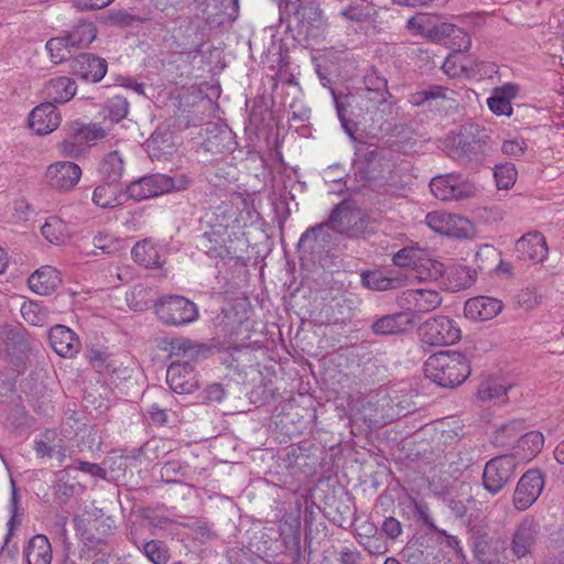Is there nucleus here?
<instances>
[{"instance_id":"obj_40","label":"nucleus","mask_w":564,"mask_h":564,"mask_svg":"<svg viewBox=\"0 0 564 564\" xmlns=\"http://www.w3.org/2000/svg\"><path fill=\"white\" fill-rule=\"evenodd\" d=\"M57 432L55 430L44 431L39 438L34 440L33 449L40 458H52L54 455L55 446L57 442Z\"/></svg>"},{"instance_id":"obj_29","label":"nucleus","mask_w":564,"mask_h":564,"mask_svg":"<svg viewBox=\"0 0 564 564\" xmlns=\"http://www.w3.org/2000/svg\"><path fill=\"white\" fill-rule=\"evenodd\" d=\"M444 274V264L430 257L426 250L420 256L411 270V278L419 281H434Z\"/></svg>"},{"instance_id":"obj_12","label":"nucleus","mask_w":564,"mask_h":564,"mask_svg":"<svg viewBox=\"0 0 564 564\" xmlns=\"http://www.w3.org/2000/svg\"><path fill=\"white\" fill-rule=\"evenodd\" d=\"M430 188L432 194L441 200L463 199L474 193L471 185L455 173L433 177Z\"/></svg>"},{"instance_id":"obj_22","label":"nucleus","mask_w":564,"mask_h":564,"mask_svg":"<svg viewBox=\"0 0 564 564\" xmlns=\"http://www.w3.org/2000/svg\"><path fill=\"white\" fill-rule=\"evenodd\" d=\"M77 91V85L74 79L67 76H58L47 80L42 95L47 99L46 102L65 104L69 101Z\"/></svg>"},{"instance_id":"obj_59","label":"nucleus","mask_w":564,"mask_h":564,"mask_svg":"<svg viewBox=\"0 0 564 564\" xmlns=\"http://www.w3.org/2000/svg\"><path fill=\"white\" fill-rule=\"evenodd\" d=\"M413 508L416 516L424 522L431 532L433 530H437V527L431 518L429 507L425 502L413 500Z\"/></svg>"},{"instance_id":"obj_62","label":"nucleus","mask_w":564,"mask_h":564,"mask_svg":"<svg viewBox=\"0 0 564 564\" xmlns=\"http://www.w3.org/2000/svg\"><path fill=\"white\" fill-rule=\"evenodd\" d=\"M457 29L458 28H456L454 24L441 23V24L435 25L433 28V30H432L433 35L432 36L435 40H440L442 37H451Z\"/></svg>"},{"instance_id":"obj_4","label":"nucleus","mask_w":564,"mask_h":564,"mask_svg":"<svg viewBox=\"0 0 564 564\" xmlns=\"http://www.w3.org/2000/svg\"><path fill=\"white\" fill-rule=\"evenodd\" d=\"M387 89V80L384 78H377L375 83V88H367L365 94L354 95V94H336L334 90L332 91L336 111L338 119L341 123L343 129L347 133L350 139H355V124L347 118V116L354 115V108L359 107L360 110H370L368 105L364 102L370 100L371 91H376L380 94V99L384 100L382 91Z\"/></svg>"},{"instance_id":"obj_47","label":"nucleus","mask_w":564,"mask_h":564,"mask_svg":"<svg viewBox=\"0 0 564 564\" xmlns=\"http://www.w3.org/2000/svg\"><path fill=\"white\" fill-rule=\"evenodd\" d=\"M95 248L100 249L104 253H115L123 248L122 240L116 238L109 232H99L93 238Z\"/></svg>"},{"instance_id":"obj_54","label":"nucleus","mask_w":564,"mask_h":564,"mask_svg":"<svg viewBox=\"0 0 564 564\" xmlns=\"http://www.w3.org/2000/svg\"><path fill=\"white\" fill-rule=\"evenodd\" d=\"M432 532L437 535L436 541L441 545H445L446 547L451 549L457 560L463 557V549L460 546L459 540L456 536L448 534L445 530H442L438 527L437 530H433Z\"/></svg>"},{"instance_id":"obj_58","label":"nucleus","mask_w":564,"mask_h":564,"mask_svg":"<svg viewBox=\"0 0 564 564\" xmlns=\"http://www.w3.org/2000/svg\"><path fill=\"white\" fill-rule=\"evenodd\" d=\"M113 1L115 0H72V3L78 11H93L104 9Z\"/></svg>"},{"instance_id":"obj_2","label":"nucleus","mask_w":564,"mask_h":564,"mask_svg":"<svg viewBox=\"0 0 564 564\" xmlns=\"http://www.w3.org/2000/svg\"><path fill=\"white\" fill-rule=\"evenodd\" d=\"M129 104L124 97L115 96L107 102V115L101 122L85 123L75 120L68 123V130L73 137L86 141H95L108 137L116 138L112 133L117 124L128 115Z\"/></svg>"},{"instance_id":"obj_21","label":"nucleus","mask_w":564,"mask_h":564,"mask_svg":"<svg viewBox=\"0 0 564 564\" xmlns=\"http://www.w3.org/2000/svg\"><path fill=\"white\" fill-rule=\"evenodd\" d=\"M338 235L328 220L305 230L300 238V243L308 245L312 249L328 250L336 243Z\"/></svg>"},{"instance_id":"obj_43","label":"nucleus","mask_w":564,"mask_h":564,"mask_svg":"<svg viewBox=\"0 0 564 564\" xmlns=\"http://www.w3.org/2000/svg\"><path fill=\"white\" fill-rule=\"evenodd\" d=\"M202 352L199 346L194 345L189 339L178 338L171 343V354L174 357H183L193 364Z\"/></svg>"},{"instance_id":"obj_6","label":"nucleus","mask_w":564,"mask_h":564,"mask_svg":"<svg viewBox=\"0 0 564 564\" xmlns=\"http://www.w3.org/2000/svg\"><path fill=\"white\" fill-rule=\"evenodd\" d=\"M420 336L422 341L430 346H448L460 339L462 330L454 319L437 315L421 325Z\"/></svg>"},{"instance_id":"obj_27","label":"nucleus","mask_w":564,"mask_h":564,"mask_svg":"<svg viewBox=\"0 0 564 564\" xmlns=\"http://www.w3.org/2000/svg\"><path fill=\"white\" fill-rule=\"evenodd\" d=\"M518 93L519 86L516 84L508 83L501 87H496L487 99L490 111L496 116H511V100L517 97Z\"/></svg>"},{"instance_id":"obj_5","label":"nucleus","mask_w":564,"mask_h":564,"mask_svg":"<svg viewBox=\"0 0 564 564\" xmlns=\"http://www.w3.org/2000/svg\"><path fill=\"white\" fill-rule=\"evenodd\" d=\"M156 316L167 325L184 326L198 317L196 304L180 295L160 299L154 305Z\"/></svg>"},{"instance_id":"obj_26","label":"nucleus","mask_w":564,"mask_h":564,"mask_svg":"<svg viewBox=\"0 0 564 564\" xmlns=\"http://www.w3.org/2000/svg\"><path fill=\"white\" fill-rule=\"evenodd\" d=\"M444 286L451 292H458L470 288L477 278L476 270L462 265L453 264L446 270L444 269Z\"/></svg>"},{"instance_id":"obj_30","label":"nucleus","mask_w":564,"mask_h":564,"mask_svg":"<svg viewBox=\"0 0 564 564\" xmlns=\"http://www.w3.org/2000/svg\"><path fill=\"white\" fill-rule=\"evenodd\" d=\"M28 564H51L52 546L45 535L39 534L33 536L25 551Z\"/></svg>"},{"instance_id":"obj_24","label":"nucleus","mask_w":564,"mask_h":564,"mask_svg":"<svg viewBox=\"0 0 564 564\" xmlns=\"http://www.w3.org/2000/svg\"><path fill=\"white\" fill-rule=\"evenodd\" d=\"M414 325L413 315L410 312H400L382 316L372 324L373 333L378 335H393L411 329Z\"/></svg>"},{"instance_id":"obj_46","label":"nucleus","mask_w":564,"mask_h":564,"mask_svg":"<svg viewBox=\"0 0 564 564\" xmlns=\"http://www.w3.org/2000/svg\"><path fill=\"white\" fill-rule=\"evenodd\" d=\"M21 314L28 323L34 326H42L47 321V311L33 302L24 303L21 307Z\"/></svg>"},{"instance_id":"obj_37","label":"nucleus","mask_w":564,"mask_h":564,"mask_svg":"<svg viewBox=\"0 0 564 564\" xmlns=\"http://www.w3.org/2000/svg\"><path fill=\"white\" fill-rule=\"evenodd\" d=\"M524 431V424L521 420H513L502 424L494 435V444L496 446H509L513 442L517 443L518 437Z\"/></svg>"},{"instance_id":"obj_19","label":"nucleus","mask_w":564,"mask_h":564,"mask_svg":"<svg viewBox=\"0 0 564 564\" xmlns=\"http://www.w3.org/2000/svg\"><path fill=\"white\" fill-rule=\"evenodd\" d=\"M401 303L406 306L409 311L426 313L441 305L442 296L434 290L413 289L403 292Z\"/></svg>"},{"instance_id":"obj_14","label":"nucleus","mask_w":564,"mask_h":564,"mask_svg":"<svg viewBox=\"0 0 564 564\" xmlns=\"http://www.w3.org/2000/svg\"><path fill=\"white\" fill-rule=\"evenodd\" d=\"M166 382L180 394L193 393L198 388V380L192 362L175 360L166 370Z\"/></svg>"},{"instance_id":"obj_56","label":"nucleus","mask_w":564,"mask_h":564,"mask_svg":"<svg viewBox=\"0 0 564 564\" xmlns=\"http://www.w3.org/2000/svg\"><path fill=\"white\" fill-rule=\"evenodd\" d=\"M449 39L451 45L455 52L467 51L471 46L470 35L463 29L458 28Z\"/></svg>"},{"instance_id":"obj_60","label":"nucleus","mask_w":564,"mask_h":564,"mask_svg":"<svg viewBox=\"0 0 564 564\" xmlns=\"http://www.w3.org/2000/svg\"><path fill=\"white\" fill-rule=\"evenodd\" d=\"M382 531L391 539H397L401 532L402 527L399 520L393 517L386 518L382 523Z\"/></svg>"},{"instance_id":"obj_25","label":"nucleus","mask_w":564,"mask_h":564,"mask_svg":"<svg viewBox=\"0 0 564 564\" xmlns=\"http://www.w3.org/2000/svg\"><path fill=\"white\" fill-rule=\"evenodd\" d=\"M544 436L539 431H530L520 434L516 446L513 447V456L518 463L529 462L534 458L543 448Z\"/></svg>"},{"instance_id":"obj_51","label":"nucleus","mask_w":564,"mask_h":564,"mask_svg":"<svg viewBox=\"0 0 564 564\" xmlns=\"http://www.w3.org/2000/svg\"><path fill=\"white\" fill-rule=\"evenodd\" d=\"M507 388L498 382H484L478 389V398L482 401L503 400Z\"/></svg>"},{"instance_id":"obj_41","label":"nucleus","mask_w":564,"mask_h":564,"mask_svg":"<svg viewBox=\"0 0 564 564\" xmlns=\"http://www.w3.org/2000/svg\"><path fill=\"white\" fill-rule=\"evenodd\" d=\"M72 46L65 36L53 37L46 43V50L56 64L62 63L70 57Z\"/></svg>"},{"instance_id":"obj_57","label":"nucleus","mask_w":564,"mask_h":564,"mask_svg":"<svg viewBox=\"0 0 564 564\" xmlns=\"http://www.w3.org/2000/svg\"><path fill=\"white\" fill-rule=\"evenodd\" d=\"M541 299L535 290L527 289L519 295L518 303L524 310H532L541 303Z\"/></svg>"},{"instance_id":"obj_38","label":"nucleus","mask_w":564,"mask_h":564,"mask_svg":"<svg viewBox=\"0 0 564 564\" xmlns=\"http://www.w3.org/2000/svg\"><path fill=\"white\" fill-rule=\"evenodd\" d=\"M118 183L106 182L97 186L93 193V202L101 208H112L119 204Z\"/></svg>"},{"instance_id":"obj_13","label":"nucleus","mask_w":564,"mask_h":564,"mask_svg":"<svg viewBox=\"0 0 564 564\" xmlns=\"http://www.w3.org/2000/svg\"><path fill=\"white\" fill-rule=\"evenodd\" d=\"M82 177L79 165L68 161L55 162L47 166L45 172L46 184L59 192L72 191Z\"/></svg>"},{"instance_id":"obj_31","label":"nucleus","mask_w":564,"mask_h":564,"mask_svg":"<svg viewBox=\"0 0 564 564\" xmlns=\"http://www.w3.org/2000/svg\"><path fill=\"white\" fill-rule=\"evenodd\" d=\"M230 208L228 209V205L225 204L224 206L219 207V209H223V218H224V226L229 227L231 225H236L238 227L246 225V217L243 215V212L246 209V215L250 216L249 206L247 203V199L243 198L241 195H234L230 200Z\"/></svg>"},{"instance_id":"obj_23","label":"nucleus","mask_w":564,"mask_h":564,"mask_svg":"<svg viewBox=\"0 0 564 564\" xmlns=\"http://www.w3.org/2000/svg\"><path fill=\"white\" fill-rule=\"evenodd\" d=\"M133 260L147 269L161 268L164 263V249L151 239L134 245L131 250Z\"/></svg>"},{"instance_id":"obj_39","label":"nucleus","mask_w":564,"mask_h":564,"mask_svg":"<svg viewBox=\"0 0 564 564\" xmlns=\"http://www.w3.org/2000/svg\"><path fill=\"white\" fill-rule=\"evenodd\" d=\"M362 284L373 291H386L400 286V281L397 278L384 275L379 271H370L361 274Z\"/></svg>"},{"instance_id":"obj_34","label":"nucleus","mask_w":564,"mask_h":564,"mask_svg":"<svg viewBox=\"0 0 564 564\" xmlns=\"http://www.w3.org/2000/svg\"><path fill=\"white\" fill-rule=\"evenodd\" d=\"M477 144L478 143H445L443 151L459 164L466 165L470 162L480 161Z\"/></svg>"},{"instance_id":"obj_7","label":"nucleus","mask_w":564,"mask_h":564,"mask_svg":"<svg viewBox=\"0 0 564 564\" xmlns=\"http://www.w3.org/2000/svg\"><path fill=\"white\" fill-rule=\"evenodd\" d=\"M518 464L513 455H501L487 462L482 473L484 488L491 495L500 492L514 477Z\"/></svg>"},{"instance_id":"obj_32","label":"nucleus","mask_w":564,"mask_h":564,"mask_svg":"<svg viewBox=\"0 0 564 564\" xmlns=\"http://www.w3.org/2000/svg\"><path fill=\"white\" fill-rule=\"evenodd\" d=\"M98 171L106 182L119 183L124 171V162L121 153L119 151L107 153L102 158Z\"/></svg>"},{"instance_id":"obj_11","label":"nucleus","mask_w":564,"mask_h":564,"mask_svg":"<svg viewBox=\"0 0 564 564\" xmlns=\"http://www.w3.org/2000/svg\"><path fill=\"white\" fill-rule=\"evenodd\" d=\"M544 478L539 470L531 469L521 476L513 492V506L519 511L529 509L540 497Z\"/></svg>"},{"instance_id":"obj_36","label":"nucleus","mask_w":564,"mask_h":564,"mask_svg":"<svg viewBox=\"0 0 564 564\" xmlns=\"http://www.w3.org/2000/svg\"><path fill=\"white\" fill-rule=\"evenodd\" d=\"M96 36V26L90 22L79 23L66 35L70 46L74 48L88 46Z\"/></svg>"},{"instance_id":"obj_42","label":"nucleus","mask_w":564,"mask_h":564,"mask_svg":"<svg viewBox=\"0 0 564 564\" xmlns=\"http://www.w3.org/2000/svg\"><path fill=\"white\" fill-rule=\"evenodd\" d=\"M308 119V110H301L300 112H292V123L290 124L289 137L290 139H307L312 137V129L308 124L303 123Z\"/></svg>"},{"instance_id":"obj_44","label":"nucleus","mask_w":564,"mask_h":564,"mask_svg":"<svg viewBox=\"0 0 564 564\" xmlns=\"http://www.w3.org/2000/svg\"><path fill=\"white\" fill-rule=\"evenodd\" d=\"M354 416L355 420L364 421L370 429L380 427L388 422L383 415H379L378 408H375L371 402L362 404V410L355 413Z\"/></svg>"},{"instance_id":"obj_10","label":"nucleus","mask_w":564,"mask_h":564,"mask_svg":"<svg viewBox=\"0 0 564 564\" xmlns=\"http://www.w3.org/2000/svg\"><path fill=\"white\" fill-rule=\"evenodd\" d=\"M329 221L336 232L348 238L360 236L367 225L364 214L347 204L337 205L329 216Z\"/></svg>"},{"instance_id":"obj_33","label":"nucleus","mask_w":564,"mask_h":564,"mask_svg":"<svg viewBox=\"0 0 564 564\" xmlns=\"http://www.w3.org/2000/svg\"><path fill=\"white\" fill-rule=\"evenodd\" d=\"M41 234L48 242L56 246L66 243L70 237L67 224L57 216L46 218L41 227Z\"/></svg>"},{"instance_id":"obj_9","label":"nucleus","mask_w":564,"mask_h":564,"mask_svg":"<svg viewBox=\"0 0 564 564\" xmlns=\"http://www.w3.org/2000/svg\"><path fill=\"white\" fill-rule=\"evenodd\" d=\"M425 223L433 231L449 237L467 238L473 232V225L467 218L444 210L429 213Z\"/></svg>"},{"instance_id":"obj_53","label":"nucleus","mask_w":564,"mask_h":564,"mask_svg":"<svg viewBox=\"0 0 564 564\" xmlns=\"http://www.w3.org/2000/svg\"><path fill=\"white\" fill-rule=\"evenodd\" d=\"M145 152L152 161H166L174 151V143H145Z\"/></svg>"},{"instance_id":"obj_17","label":"nucleus","mask_w":564,"mask_h":564,"mask_svg":"<svg viewBox=\"0 0 564 564\" xmlns=\"http://www.w3.org/2000/svg\"><path fill=\"white\" fill-rule=\"evenodd\" d=\"M69 67L75 76L91 83L100 82L107 73V62L89 53L75 57Z\"/></svg>"},{"instance_id":"obj_16","label":"nucleus","mask_w":564,"mask_h":564,"mask_svg":"<svg viewBox=\"0 0 564 564\" xmlns=\"http://www.w3.org/2000/svg\"><path fill=\"white\" fill-rule=\"evenodd\" d=\"M516 251L520 259L533 263H542L549 254L546 239L539 231L523 235L516 243Z\"/></svg>"},{"instance_id":"obj_1","label":"nucleus","mask_w":564,"mask_h":564,"mask_svg":"<svg viewBox=\"0 0 564 564\" xmlns=\"http://www.w3.org/2000/svg\"><path fill=\"white\" fill-rule=\"evenodd\" d=\"M425 376L444 388L462 384L470 373L465 355L457 351H442L429 357L424 365Z\"/></svg>"},{"instance_id":"obj_35","label":"nucleus","mask_w":564,"mask_h":564,"mask_svg":"<svg viewBox=\"0 0 564 564\" xmlns=\"http://www.w3.org/2000/svg\"><path fill=\"white\" fill-rule=\"evenodd\" d=\"M376 14L372 3L367 0H347L343 6L341 15L351 21H367Z\"/></svg>"},{"instance_id":"obj_50","label":"nucleus","mask_w":564,"mask_h":564,"mask_svg":"<svg viewBox=\"0 0 564 564\" xmlns=\"http://www.w3.org/2000/svg\"><path fill=\"white\" fill-rule=\"evenodd\" d=\"M144 555L154 564H165L169 561V553L165 546L159 541H149L143 545Z\"/></svg>"},{"instance_id":"obj_49","label":"nucleus","mask_w":564,"mask_h":564,"mask_svg":"<svg viewBox=\"0 0 564 564\" xmlns=\"http://www.w3.org/2000/svg\"><path fill=\"white\" fill-rule=\"evenodd\" d=\"M423 250L417 247H405L399 250L393 256V263L398 267H411L414 268L415 262L417 261L420 256H423Z\"/></svg>"},{"instance_id":"obj_52","label":"nucleus","mask_w":564,"mask_h":564,"mask_svg":"<svg viewBox=\"0 0 564 564\" xmlns=\"http://www.w3.org/2000/svg\"><path fill=\"white\" fill-rule=\"evenodd\" d=\"M457 135L459 141H486L489 139L485 130L474 122L460 126Z\"/></svg>"},{"instance_id":"obj_63","label":"nucleus","mask_w":564,"mask_h":564,"mask_svg":"<svg viewBox=\"0 0 564 564\" xmlns=\"http://www.w3.org/2000/svg\"><path fill=\"white\" fill-rule=\"evenodd\" d=\"M216 130H218V134H215L214 138H220L221 140L231 139V130L226 124L210 122L206 126V131L210 134Z\"/></svg>"},{"instance_id":"obj_3","label":"nucleus","mask_w":564,"mask_h":564,"mask_svg":"<svg viewBox=\"0 0 564 564\" xmlns=\"http://www.w3.org/2000/svg\"><path fill=\"white\" fill-rule=\"evenodd\" d=\"M189 183L185 175L171 177L165 174H153L130 183L127 186V194L130 198L143 200L172 191L185 189Z\"/></svg>"},{"instance_id":"obj_64","label":"nucleus","mask_w":564,"mask_h":564,"mask_svg":"<svg viewBox=\"0 0 564 564\" xmlns=\"http://www.w3.org/2000/svg\"><path fill=\"white\" fill-rule=\"evenodd\" d=\"M149 415L153 423L163 425L167 421L165 410L161 409L158 404H152L149 409Z\"/></svg>"},{"instance_id":"obj_48","label":"nucleus","mask_w":564,"mask_h":564,"mask_svg":"<svg viewBox=\"0 0 564 564\" xmlns=\"http://www.w3.org/2000/svg\"><path fill=\"white\" fill-rule=\"evenodd\" d=\"M447 88L443 86H430L426 89L416 91L410 96V102L414 106H421L426 101L446 97Z\"/></svg>"},{"instance_id":"obj_18","label":"nucleus","mask_w":564,"mask_h":564,"mask_svg":"<svg viewBox=\"0 0 564 564\" xmlns=\"http://www.w3.org/2000/svg\"><path fill=\"white\" fill-rule=\"evenodd\" d=\"M50 345L63 358H73L80 350V340L76 334L64 325H56L48 333Z\"/></svg>"},{"instance_id":"obj_61","label":"nucleus","mask_w":564,"mask_h":564,"mask_svg":"<svg viewBox=\"0 0 564 564\" xmlns=\"http://www.w3.org/2000/svg\"><path fill=\"white\" fill-rule=\"evenodd\" d=\"M76 469L89 474L93 477L105 478L106 470L100 467L98 464L88 463V462H79Z\"/></svg>"},{"instance_id":"obj_20","label":"nucleus","mask_w":564,"mask_h":564,"mask_svg":"<svg viewBox=\"0 0 564 564\" xmlns=\"http://www.w3.org/2000/svg\"><path fill=\"white\" fill-rule=\"evenodd\" d=\"M502 310V303L489 296H476L466 301L464 315L474 322H485L497 316Z\"/></svg>"},{"instance_id":"obj_8","label":"nucleus","mask_w":564,"mask_h":564,"mask_svg":"<svg viewBox=\"0 0 564 564\" xmlns=\"http://www.w3.org/2000/svg\"><path fill=\"white\" fill-rule=\"evenodd\" d=\"M540 534L539 522L530 517L523 518L514 528L510 539V551L517 560L532 555Z\"/></svg>"},{"instance_id":"obj_15","label":"nucleus","mask_w":564,"mask_h":564,"mask_svg":"<svg viewBox=\"0 0 564 564\" xmlns=\"http://www.w3.org/2000/svg\"><path fill=\"white\" fill-rule=\"evenodd\" d=\"M61 112L53 102H42L29 115V127L39 137H44L58 128Z\"/></svg>"},{"instance_id":"obj_45","label":"nucleus","mask_w":564,"mask_h":564,"mask_svg":"<svg viewBox=\"0 0 564 564\" xmlns=\"http://www.w3.org/2000/svg\"><path fill=\"white\" fill-rule=\"evenodd\" d=\"M494 176L498 188L508 189L516 183L517 171L511 163L500 164L496 165Z\"/></svg>"},{"instance_id":"obj_55","label":"nucleus","mask_w":564,"mask_h":564,"mask_svg":"<svg viewBox=\"0 0 564 564\" xmlns=\"http://www.w3.org/2000/svg\"><path fill=\"white\" fill-rule=\"evenodd\" d=\"M135 21H141V19L126 10H113L107 17V22L111 25L128 26Z\"/></svg>"},{"instance_id":"obj_28","label":"nucleus","mask_w":564,"mask_h":564,"mask_svg":"<svg viewBox=\"0 0 564 564\" xmlns=\"http://www.w3.org/2000/svg\"><path fill=\"white\" fill-rule=\"evenodd\" d=\"M28 283L34 293L47 295L56 290L61 279L55 268L43 265L30 275Z\"/></svg>"}]
</instances>
